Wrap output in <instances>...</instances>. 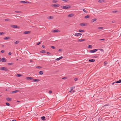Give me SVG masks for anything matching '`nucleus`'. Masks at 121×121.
Segmentation results:
<instances>
[{
    "label": "nucleus",
    "mask_w": 121,
    "mask_h": 121,
    "mask_svg": "<svg viewBox=\"0 0 121 121\" xmlns=\"http://www.w3.org/2000/svg\"><path fill=\"white\" fill-rule=\"evenodd\" d=\"M62 8L64 9H66L70 8L71 7V6L70 5H66L63 6Z\"/></svg>",
    "instance_id": "1"
},
{
    "label": "nucleus",
    "mask_w": 121,
    "mask_h": 121,
    "mask_svg": "<svg viewBox=\"0 0 121 121\" xmlns=\"http://www.w3.org/2000/svg\"><path fill=\"white\" fill-rule=\"evenodd\" d=\"M0 69L1 70H4L6 71H8L9 70L6 67H1L0 68Z\"/></svg>",
    "instance_id": "2"
},
{
    "label": "nucleus",
    "mask_w": 121,
    "mask_h": 121,
    "mask_svg": "<svg viewBox=\"0 0 121 121\" xmlns=\"http://www.w3.org/2000/svg\"><path fill=\"white\" fill-rule=\"evenodd\" d=\"M73 35L76 36H81L82 35V34L81 33H75V34H73Z\"/></svg>",
    "instance_id": "3"
},
{
    "label": "nucleus",
    "mask_w": 121,
    "mask_h": 121,
    "mask_svg": "<svg viewBox=\"0 0 121 121\" xmlns=\"http://www.w3.org/2000/svg\"><path fill=\"white\" fill-rule=\"evenodd\" d=\"M20 2L22 3H30V2L28 1H20Z\"/></svg>",
    "instance_id": "4"
},
{
    "label": "nucleus",
    "mask_w": 121,
    "mask_h": 121,
    "mask_svg": "<svg viewBox=\"0 0 121 121\" xmlns=\"http://www.w3.org/2000/svg\"><path fill=\"white\" fill-rule=\"evenodd\" d=\"M10 26L13 28H19V27L16 25H11Z\"/></svg>",
    "instance_id": "5"
},
{
    "label": "nucleus",
    "mask_w": 121,
    "mask_h": 121,
    "mask_svg": "<svg viewBox=\"0 0 121 121\" xmlns=\"http://www.w3.org/2000/svg\"><path fill=\"white\" fill-rule=\"evenodd\" d=\"M98 50V49H94L91 50H90L89 51L91 53H94L96 52Z\"/></svg>",
    "instance_id": "6"
},
{
    "label": "nucleus",
    "mask_w": 121,
    "mask_h": 121,
    "mask_svg": "<svg viewBox=\"0 0 121 121\" xmlns=\"http://www.w3.org/2000/svg\"><path fill=\"white\" fill-rule=\"evenodd\" d=\"M52 6H54V7L55 8H56L58 7L59 6V5L58 4H52Z\"/></svg>",
    "instance_id": "7"
},
{
    "label": "nucleus",
    "mask_w": 121,
    "mask_h": 121,
    "mask_svg": "<svg viewBox=\"0 0 121 121\" xmlns=\"http://www.w3.org/2000/svg\"><path fill=\"white\" fill-rule=\"evenodd\" d=\"M31 31H25L24 32L23 34H25L30 33Z\"/></svg>",
    "instance_id": "8"
},
{
    "label": "nucleus",
    "mask_w": 121,
    "mask_h": 121,
    "mask_svg": "<svg viewBox=\"0 0 121 121\" xmlns=\"http://www.w3.org/2000/svg\"><path fill=\"white\" fill-rule=\"evenodd\" d=\"M1 61L2 62H5L6 61V60L5 58H2Z\"/></svg>",
    "instance_id": "9"
},
{
    "label": "nucleus",
    "mask_w": 121,
    "mask_h": 121,
    "mask_svg": "<svg viewBox=\"0 0 121 121\" xmlns=\"http://www.w3.org/2000/svg\"><path fill=\"white\" fill-rule=\"evenodd\" d=\"M19 91L18 90H16L11 92V93H14L16 92H17Z\"/></svg>",
    "instance_id": "10"
},
{
    "label": "nucleus",
    "mask_w": 121,
    "mask_h": 121,
    "mask_svg": "<svg viewBox=\"0 0 121 121\" xmlns=\"http://www.w3.org/2000/svg\"><path fill=\"white\" fill-rule=\"evenodd\" d=\"M74 16V14H73L71 13L69 14L68 16V17H70L73 16Z\"/></svg>",
    "instance_id": "11"
},
{
    "label": "nucleus",
    "mask_w": 121,
    "mask_h": 121,
    "mask_svg": "<svg viewBox=\"0 0 121 121\" xmlns=\"http://www.w3.org/2000/svg\"><path fill=\"white\" fill-rule=\"evenodd\" d=\"M33 78L30 77H27L26 78L27 80H31L33 79Z\"/></svg>",
    "instance_id": "12"
},
{
    "label": "nucleus",
    "mask_w": 121,
    "mask_h": 121,
    "mask_svg": "<svg viewBox=\"0 0 121 121\" xmlns=\"http://www.w3.org/2000/svg\"><path fill=\"white\" fill-rule=\"evenodd\" d=\"M86 40L85 39H79L78 41V42H82L85 41Z\"/></svg>",
    "instance_id": "13"
},
{
    "label": "nucleus",
    "mask_w": 121,
    "mask_h": 121,
    "mask_svg": "<svg viewBox=\"0 0 121 121\" xmlns=\"http://www.w3.org/2000/svg\"><path fill=\"white\" fill-rule=\"evenodd\" d=\"M85 24H86V23H81L80 24V25L82 26H85Z\"/></svg>",
    "instance_id": "14"
},
{
    "label": "nucleus",
    "mask_w": 121,
    "mask_h": 121,
    "mask_svg": "<svg viewBox=\"0 0 121 121\" xmlns=\"http://www.w3.org/2000/svg\"><path fill=\"white\" fill-rule=\"evenodd\" d=\"M6 99L8 101H11L12 100L11 98L9 97L7 98Z\"/></svg>",
    "instance_id": "15"
},
{
    "label": "nucleus",
    "mask_w": 121,
    "mask_h": 121,
    "mask_svg": "<svg viewBox=\"0 0 121 121\" xmlns=\"http://www.w3.org/2000/svg\"><path fill=\"white\" fill-rule=\"evenodd\" d=\"M10 39V38L9 37H5L4 38V39H5V40H7V39Z\"/></svg>",
    "instance_id": "16"
},
{
    "label": "nucleus",
    "mask_w": 121,
    "mask_h": 121,
    "mask_svg": "<svg viewBox=\"0 0 121 121\" xmlns=\"http://www.w3.org/2000/svg\"><path fill=\"white\" fill-rule=\"evenodd\" d=\"M89 61L91 62H93L95 61V59H89Z\"/></svg>",
    "instance_id": "17"
},
{
    "label": "nucleus",
    "mask_w": 121,
    "mask_h": 121,
    "mask_svg": "<svg viewBox=\"0 0 121 121\" xmlns=\"http://www.w3.org/2000/svg\"><path fill=\"white\" fill-rule=\"evenodd\" d=\"M97 20V19H96V18H94V19H92V20H91V22H94L95 21H96Z\"/></svg>",
    "instance_id": "18"
},
{
    "label": "nucleus",
    "mask_w": 121,
    "mask_h": 121,
    "mask_svg": "<svg viewBox=\"0 0 121 121\" xmlns=\"http://www.w3.org/2000/svg\"><path fill=\"white\" fill-rule=\"evenodd\" d=\"M40 81V80L38 79H34L33 80V81L34 82H38Z\"/></svg>",
    "instance_id": "19"
},
{
    "label": "nucleus",
    "mask_w": 121,
    "mask_h": 121,
    "mask_svg": "<svg viewBox=\"0 0 121 121\" xmlns=\"http://www.w3.org/2000/svg\"><path fill=\"white\" fill-rule=\"evenodd\" d=\"M78 31L79 32H85V31L84 30H78Z\"/></svg>",
    "instance_id": "20"
},
{
    "label": "nucleus",
    "mask_w": 121,
    "mask_h": 121,
    "mask_svg": "<svg viewBox=\"0 0 121 121\" xmlns=\"http://www.w3.org/2000/svg\"><path fill=\"white\" fill-rule=\"evenodd\" d=\"M59 32V30H55L53 31V32Z\"/></svg>",
    "instance_id": "21"
},
{
    "label": "nucleus",
    "mask_w": 121,
    "mask_h": 121,
    "mask_svg": "<svg viewBox=\"0 0 121 121\" xmlns=\"http://www.w3.org/2000/svg\"><path fill=\"white\" fill-rule=\"evenodd\" d=\"M116 83H119L121 82V79L115 82Z\"/></svg>",
    "instance_id": "22"
},
{
    "label": "nucleus",
    "mask_w": 121,
    "mask_h": 121,
    "mask_svg": "<svg viewBox=\"0 0 121 121\" xmlns=\"http://www.w3.org/2000/svg\"><path fill=\"white\" fill-rule=\"evenodd\" d=\"M39 73L40 75H42L43 74V73L42 71H41L39 72Z\"/></svg>",
    "instance_id": "23"
},
{
    "label": "nucleus",
    "mask_w": 121,
    "mask_h": 121,
    "mask_svg": "<svg viewBox=\"0 0 121 121\" xmlns=\"http://www.w3.org/2000/svg\"><path fill=\"white\" fill-rule=\"evenodd\" d=\"M41 119L43 120H45V117L44 116H43V117H41Z\"/></svg>",
    "instance_id": "24"
},
{
    "label": "nucleus",
    "mask_w": 121,
    "mask_h": 121,
    "mask_svg": "<svg viewBox=\"0 0 121 121\" xmlns=\"http://www.w3.org/2000/svg\"><path fill=\"white\" fill-rule=\"evenodd\" d=\"M53 18V17L52 16H49L48 17V19H51Z\"/></svg>",
    "instance_id": "25"
},
{
    "label": "nucleus",
    "mask_w": 121,
    "mask_h": 121,
    "mask_svg": "<svg viewBox=\"0 0 121 121\" xmlns=\"http://www.w3.org/2000/svg\"><path fill=\"white\" fill-rule=\"evenodd\" d=\"M57 2V0H54L52 1V2L53 3H56Z\"/></svg>",
    "instance_id": "26"
},
{
    "label": "nucleus",
    "mask_w": 121,
    "mask_h": 121,
    "mask_svg": "<svg viewBox=\"0 0 121 121\" xmlns=\"http://www.w3.org/2000/svg\"><path fill=\"white\" fill-rule=\"evenodd\" d=\"M13 63H8V65H13Z\"/></svg>",
    "instance_id": "27"
},
{
    "label": "nucleus",
    "mask_w": 121,
    "mask_h": 121,
    "mask_svg": "<svg viewBox=\"0 0 121 121\" xmlns=\"http://www.w3.org/2000/svg\"><path fill=\"white\" fill-rule=\"evenodd\" d=\"M104 0H99L98 1V2L100 3L103 2H104Z\"/></svg>",
    "instance_id": "28"
},
{
    "label": "nucleus",
    "mask_w": 121,
    "mask_h": 121,
    "mask_svg": "<svg viewBox=\"0 0 121 121\" xmlns=\"http://www.w3.org/2000/svg\"><path fill=\"white\" fill-rule=\"evenodd\" d=\"M40 52L42 53H45V51L44 50H43L41 51Z\"/></svg>",
    "instance_id": "29"
},
{
    "label": "nucleus",
    "mask_w": 121,
    "mask_h": 121,
    "mask_svg": "<svg viewBox=\"0 0 121 121\" xmlns=\"http://www.w3.org/2000/svg\"><path fill=\"white\" fill-rule=\"evenodd\" d=\"M19 43V41H16L15 42H14V43L15 44H18Z\"/></svg>",
    "instance_id": "30"
},
{
    "label": "nucleus",
    "mask_w": 121,
    "mask_h": 121,
    "mask_svg": "<svg viewBox=\"0 0 121 121\" xmlns=\"http://www.w3.org/2000/svg\"><path fill=\"white\" fill-rule=\"evenodd\" d=\"M88 48H92V46L91 45H88Z\"/></svg>",
    "instance_id": "31"
},
{
    "label": "nucleus",
    "mask_w": 121,
    "mask_h": 121,
    "mask_svg": "<svg viewBox=\"0 0 121 121\" xmlns=\"http://www.w3.org/2000/svg\"><path fill=\"white\" fill-rule=\"evenodd\" d=\"M22 75L20 74H18L17 75V77H19L21 76Z\"/></svg>",
    "instance_id": "32"
},
{
    "label": "nucleus",
    "mask_w": 121,
    "mask_h": 121,
    "mask_svg": "<svg viewBox=\"0 0 121 121\" xmlns=\"http://www.w3.org/2000/svg\"><path fill=\"white\" fill-rule=\"evenodd\" d=\"M4 20L5 21H9L10 20V19L9 18L5 19Z\"/></svg>",
    "instance_id": "33"
},
{
    "label": "nucleus",
    "mask_w": 121,
    "mask_h": 121,
    "mask_svg": "<svg viewBox=\"0 0 121 121\" xmlns=\"http://www.w3.org/2000/svg\"><path fill=\"white\" fill-rule=\"evenodd\" d=\"M103 28V27H99L98 28V29L99 30H100Z\"/></svg>",
    "instance_id": "34"
},
{
    "label": "nucleus",
    "mask_w": 121,
    "mask_h": 121,
    "mask_svg": "<svg viewBox=\"0 0 121 121\" xmlns=\"http://www.w3.org/2000/svg\"><path fill=\"white\" fill-rule=\"evenodd\" d=\"M109 104H107L105 105H104L102 107H103V108L104 107L108 106H109Z\"/></svg>",
    "instance_id": "35"
},
{
    "label": "nucleus",
    "mask_w": 121,
    "mask_h": 121,
    "mask_svg": "<svg viewBox=\"0 0 121 121\" xmlns=\"http://www.w3.org/2000/svg\"><path fill=\"white\" fill-rule=\"evenodd\" d=\"M6 104L8 106H10V104L8 103H6Z\"/></svg>",
    "instance_id": "36"
},
{
    "label": "nucleus",
    "mask_w": 121,
    "mask_h": 121,
    "mask_svg": "<svg viewBox=\"0 0 121 121\" xmlns=\"http://www.w3.org/2000/svg\"><path fill=\"white\" fill-rule=\"evenodd\" d=\"M89 17V15H86V16L85 17V18H88Z\"/></svg>",
    "instance_id": "37"
},
{
    "label": "nucleus",
    "mask_w": 121,
    "mask_h": 121,
    "mask_svg": "<svg viewBox=\"0 0 121 121\" xmlns=\"http://www.w3.org/2000/svg\"><path fill=\"white\" fill-rule=\"evenodd\" d=\"M73 87H72L71 89V90L69 91V92H71L73 90Z\"/></svg>",
    "instance_id": "38"
},
{
    "label": "nucleus",
    "mask_w": 121,
    "mask_h": 121,
    "mask_svg": "<svg viewBox=\"0 0 121 121\" xmlns=\"http://www.w3.org/2000/svg\"><path fill=\"white\" fill-rule=\"evenodd\" d=\"M107 64V62L106 61H105L104 62V65H106Z\"/></svg>",
    "instance_id": "39"
},
{
    "label": "nucleus",
    "mask_w": 121,
    "mask_h": 121,
    "mask_svg": "<svg viewBox=\"0 0 121 121\" xmlns=\"http://www.w3.org/2000/svg\"><path fill=\"white\" fill-rule=\"evenodd\" d=\"M36 68H37L40 69V68H42V67H41V66H37L36 67Z\"/></svg>",
    "instance_id": "40"
},
{
    "label": "nucleus",
    "mask_w": 121,
    "mask_h": 121,
    "mask_svg": "<svg viewBox=\"0 0 121 121\" xmlns=\"http://www.w3.org/2000/svg\"><path fill=\"white\" fill-rule=\"evenodd\" d=\"M4 34V32H0V35Z\"/></svg>",
    "instance_id": "41"
},
{
    "label": "nucleus",
    "mask_w": 121,
    "mask_h": 121,
    "mask_svg": "<svg viewBox=\"0 0 121 121\" xmlns=\"http://www.w3.org/2000/svg\"><path fill=\"white\" fill-rule=\"evenodd\" d=\"M51 48L53 49H55V48L54 46H51Z\"/></svg>",
    "instance_id": "42"
},
{
    "label": "nucleus",
    "mask_w": 121,
    "mask_h": 121,
    "mask_svg": "<svg viewBox=\"0 0 121 121\" xmlns=\"http://www.w3.org/2000/svg\"><path fill=\"white\" fill-rule=\"evenodd\" d=\"M15 12L17 13H21V12L19 11H15Z\"/></svg>",
    "instance_id": "43"
},
{
    "label": "nucleus",
    "mask_w": 121,
    "mask_h": 121,
    "mask_svg": "<svg viewBox=\"0 0 121 121\" xmlns=\"http://www.w3.org/2000/svg\"><path fill=\"white\" fill-rule=\"evenodd\" d=\"M67 78L66 77H64L62 78V79H67Z\"/></svg>",
    "instance_id": "44"
},
{
    "label": "nucleus",
    "mask_w": 121,
    "mask_h": 121,
    "mask_svg": "<svg viewBox=\"0 0 121 121\" xmlns=\"http://www.w3.org/2000/svg\"><path fill=\"white\" fill-rule=\"evenodd\" d=\"M61 0L65 2H67L68 1V0Z\"/></svg>",
    "instance_id": "45"
},
{
    "label": "nucleus",
    "mask_w": 121,
    "mask_h": 121,
    "mask_svg": "<svg viewBox=\"0 0 121 121\" xmlns=\"http://www.w3.org/2000/svg\"><path fill=\"white\" fill-rule=\"evenodd\" d=\"M117 12V11H112V12L114 13H115Z\"/></svg>",
    "instance_id": "46"
},
{
    "label": "nucleus",
    "mask_w": 121,
    "mask_h": 121,
    "mask_svg": "<svg viewBox=\"0 0 121 121\" xmlns=\"http://www.w3.org/2000/svg\"><path fill=\"white\" fill-rule=\"evenodd\" d=\"M60 58H57L56 59V60H60Z\"/></svg>",
    "instance_id": "47"
},
{
    "label": "nucleus",
    "mask_w": 121,
    "mask_h": 121,
    "mask_svg": "<svg viewBox=\"0 0 121 121\" xmlns=\"http://www.w3.org/2000/svg\"><path fill=\"white\" fill-rule=\"evenodd\" d=\"M41 42H38V43H37L36 44L37 45H39L41 43Z\"/></svg>",
    "instance_id": "48"
},
{
    "label": "nucleus",
    "mask_w": 121,
    "mask_h": 121,
    "mask_svg": "<svg viewBox=\"0 0 121 121\" xmlns=\"http://www.w3.org/2000/svg\"><path fill=\"white\" fill-rule=\"evenodd\" d=\"M78 80V78H75L74 79V80L75 81H77Z\"/></svg>",
    "instance_id": "49"
},
{
    "label": "nucleus",
    "mask_w": 121,
    "mask_h": 121,
    "mask_svg": "<svg viewBox=\"0 0 121 121\" xmlns=\"http://www.w3.org/2000/svg\"><path fill=\"white\" fill-rule=\"evenodd\" d=\"M83 12H85V13H86V10H85L84 9H83Z\"/></svg>",
    "instance_id": "50"
},
{
    "label": "nucleus",
    "mask_w": 121,
    "mask_h": 121,
    "mask_svg": "<svg viewBox=\"0 0 121 121\" xmlns=\"http://www.w3.org/2000/svg\"><path fill=\"white\" fill-rule=\"evenodd\" d=\"M49 94H51V93H52V91H51V90H50L49 91Z\"/></svg>",
    "instance_id": "51"
},
{
    "label": "nucleus",
    "mask_w": 121,
    "mask_h": 121,
    "mask_svg": "<svg viewBox=\"0 0 121 121\" xmlns=\"http://www.w3.org/2000/svg\"><path fill=\"white\" fill-rule=\"evenodd\" d=\"M8 54L9 55H11L12 54V53L11 52H9L8 53Z\"/></svg>",
    "instance_id": "52"
},
{
    "label": "nucleus",
    "mask_w": 121,
    "mask_h": 121,
    "mask_svg": "<svg viewBox=\"0 0 121 121\" xmlns=\"http://www.w3.org/2000/svg\"><path fill=\"white\" fill-rule=\"evenodd\" d=\"M4 51L3 50H2L1 51V52H2V53H4Z\"/></svg>",
    "instance_id": "53"
},
{
    "label": "nucleus",
    "mask_w": 121,
    "mask_h": 121,
    "mask_svg": "<svg viewBox=\"0 0 121 121\" xmlns=\"http://www.w3.org/2000/svg\"><path fill=\"white\" fill-rule=\"evenodd\" d=\"M47 53L48 55H49L50 54V53L49 52H47Z\"/></svg>",
    "instance_id": "54"
},
{
    "label": "nucleus",
    "mask_w": 121,
    "mask_h": 121,
    "mask_svg": "<svg viewBox=\"0 0 121 121\" xmlns=\"http://www.w3.org/2000/svg\"><path fill=\"white\" fill-rule=\"evenodd\" d=\"M62 50L61 49H59V50L58 51H59L60 52V51H62Z\"/></svg>",
    "instance_id": "55"
},
{
    "label": "nucleus",
    "mask_w": 121,
    "mask_h": 121,
    "mask_svg": "<svg viewBox=\"0 0 121 121\" xmlns=\"http://www.w3.org/2000/svg\"><path fill=\"white\" fill-rule=\"evenodd\" d=\"M42 47L43 48H45V46L44 45H42Z\"/></svg>",
    "instance_id": "56"
},
{
    "label": "nucleus",
    "mask_w": 121,
    "mask_h": 121,
    "mask_svg": "<svg viewBox=\"0 0 121 121\" xmlns=\"http://www.w3.org/2000/svg\"><path fill=\"white\" fill-rule=\"evenodd\" d=\"M94 57L95 58H96L97 57V56H95Z\"/></svg>",
    "instance_id": "57"
},
{
    "label": "nucleus",
    "mask_w": 121,
    "mask_h": 121,
    "mask_svg": "<svg viewBox=\"0 0 121 121\" xmlns=\"http://www.w3.org/2000/svg\"><path fill=\"white\" fill-rule=\"evenodd\" d=\"M59 58H60V59H61L63 58V57L62 56H61Z\"/></svg>",
    "instance_id": "58"
},
{
    "label": "nucleus",
    "mask_w": 121,
    "mask_h": 121,
    "mask_svg": "<svg viewBox=\"0 0 121 121\" xmlns=\"http://www.w3.org/2000/svg\"><path fill=\"white\" fill-rule=\"evenodd\" d=\"M116 83V82H115L112 83V85H113V84H115Z\"/></svg>",
    "instance_id": "59"
},
{
    "label": "nucleus",
    "mask_w": 121,
    "mask_h": 121,
    "mask_svg": "<svg viewBox=\"0 0 121 121\" xmlns=\"http://www.w3.org/2000/svg\"><path fill=\"white\" fill-rule=\"evenodd\" d=\"M104 39H100V40H104Z\"/></svg>",
    "instance_id": "60"
},
{
    "label": "nucleus",
    "mask_w": 121,
    "mask_h": 121,
    "mask_svg": "<svg viewBox=\"0 0 121 121\" xmlns=\"http://www.w3.org/2000/svg\"><path fill=\"white\" fill-rule=\"evenodd\" d=\"M12 121H17L15 120H13Z\"/></svg>",
    "instance_id": "61"
},
{
    "label": "nucleus",
    "mask_w": 121,
    "mask_h": 121,
    "mask_svg": "<svg viewBox=\"0 0 121 121\" xmlns=\"http://www.w3.org/2000/svg\"><path fill=\"white\" fill-rule=\"evenodd\" d=\"M115 22V21H114L112 22L113 23H114Z\"/></svg>",
    "instance_id": "62"
},
{
    "label": "nucleus",
    "mask_w": 121,
    "mask_h": 121,
    "mask_svg": "<svg viewBox=\"0 0 121 121\" xmlns=\"http://www.w3.org/2000/svg\"><path fill=\"white\" fill-rule=\"evenodd\" d=\"M2 59L0 58V62L1 61Z\"/></svg>",
    "instance_id": "63"
},
{
    "label": "nucleus",
    "mask_w": 121,
    "mask_h": 121,
    "mask_svg": "<svg viewBox=\"0 0 121 121\" xmlns=\"http://www.w3.org/2000/svg\"><path fill=\"white\" fill-rule=\"evenodd\" d=\"M30 61L31 62H32L33 61V60H30Z\"/></svg>",
    "instance_id": "64"
}]
</instances>
